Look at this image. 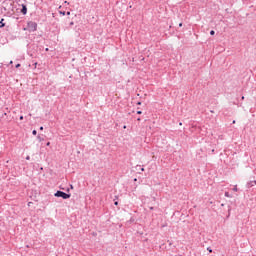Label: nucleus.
<instances>
[{
	"label": "nucleus",
	"instance_id": "nucleus-1",
	"mask_svg": "<svg viewBox=\"0 0 256 256\" xmlns=\"http://www.w3.org/2000/svg\"><path fill=\"white\" fill-rule=\"evenodd\" d=\"M27 31H29L30 33H35V31H37V22L34 21H29L27 23Z\"/></svg>",
	"mask_w": 256,
	"mask_h": 256
},
{
	"label": "nucleus",
	"instance_id": "nucleus-2",
	"mask_svg": "<svg viewBox=\"0 0 256 256\" xmlns=\"http://www.w3.org/2000/svg\"><path fill=\"white\" fill-rule=\"evenodd\" d=\"M54 197H61L62 199H70L71 194H67L61 190H58L55 194Z\"/></svg>",
	"mask_w": 256,
	"mask_h": 256
},
{
	"label": "nucleus",
	"instance_id": "nucleus-3",
	"mask_svg": "<svg viewBox=\"0 0 256 256\" xmlns=\"http://www.w3.org/2000/svg\"><path fill=\"white\" fill-rule=\"evenodd\" d=\"M255 185H256V181L255 180H250V181L247 182L246 188L251 189V187H255Z\"/></svg>",
	"mask_w": 256,
	"mask_h": 256
},
{
	"label": "nucleus",
	"instance_id": "nucleus-4",
	"mask_svg": "<svg viewBox=\"0 0 256 256\" xmlns=\"http://www.w3.org/2000/svg\"><path fill=\"white\" fill-rule=\"evenodd\" d=\"M21 12L23 13V15H27V6L23 5Z\"/></svg>",
	"mask_w": 256,
	"mask_h": 256
},
{
	"label": "nucleus",
	"instance_id": "nucleus-5",
	"mask_svg": "<svg viewBox=\"0 0 256 256\" xmlns=\"http://www.w3.org/2000/svg\"><path fill=\"white\" fill-rule=\"evenodd\" d=\"M136 169H137V171H142V172L145 171V168L141 165H137Z\"/></svg>",
	"mask_w": 256,
	"mask_h": 256
},
{
	"label": "nucleus",
	"instance_id": "nucleus-6",
	"mask_svg": "<svg viewBox=\"0 0 256 256\" xmlns=\"http://www.w3.org/2000/svg\"><path fill=\"white\" fill-rule=\"evenodd\" d=\"M224 196L227 197L228 199H232L233 195H230L229 192H225Z\"/></svg>",
	"mask_w": 256,
	"mask_h": 256
},
{
	"label": "nucleus",
	"instance_id": "nucleus-7",
	"mask_svg": "<svg viewBox=\"0 0 256 256\" xmlns=\"http://www.w3.org/2000/svg\"><path fill=\"white\" fill-rule=\"evenodd\" d=\"M37 139H38V141H40V143H41L42 141H45V138H44V137H41V134H39V135L37 136Z\"/></svg>",
	"mask_w": 256,
	"mask_h": 256
},
{
	"label": "nucleus",
	"instance_id": "nucleus-8",
	"mask_svg": "<svg viewBox=\"0 0 256 256\" xmlns=\"http://www.w3.org/2000/svg\"><path fill=\"white\" fill-rule=\"evenodd\" d=\"M4 21H5V19H3V18L0 20V28L1 29H2V27H5Z\"/></svg>",
	"mask_w": 256,
	"mask_h": 256
},
{
	"label": "nucleus",
	"instance_id": "nucleus-9",
	"mask_svg": "<svg viewBox=\"0 0 256 256\" xmlns=\"http://www.w3.org/2000/svg\"><path fill=\"white\" fill-rule=\"evenodd\" d=\"M232 191H235V192L238 191L237 185H235V186L233 187Z\"/></svg>",
	"mask_w": 256,
	"mask_h": 256
},
{
	"label": "nucleus",
	"instance_id": "nucleus-10",
	"mask_svg": "<svg viewBox=\"0 0 256 256\" xmlns=\"http://www.w3.org/2000/svg\"><path fill=\"white\" fill-rule=\"evenodd\" d=\"M207 251L210 252V253H213V249H211V247H208Z\"/></svg>",
	"mask_w": 256,
	"mask_h": 256
},
{
	"label": "nucleus",
	"instance_id": "nucleus-11",
	"mask_svg": "<svg viewBox=\"0 0 256 256\" xmlns=\"http://www.w3.org/2000/svg\"><path fill=\"white\" fill-rule=\"evenodd\" d=\"M60 15L65 16V15H66V12H65V11H60Z\"/></svg>",
	"mask_w": 256,
	"mask_h": 256
},
{
	"label": "nucleus",
	"instance_id": "nucleus-12",
	"mask_svg": "<svg viewBox=\"0 0 256 256\" xmlns=\"http://www.w3.org/2000/svg\"><path fill=\"white\" fill-rule=\"evenodd\" d=\"M142 114H143V112L141 110L137 111V115H142Z\"/></svg>",
	"mask_w": 256,
	"mask_h": 256
},
{
	"label": "nucleus",
	"instance_id": "nucleus-13",
	"mask_svg": "<svg viewBox=\"0 0 256 256\" xmlns=\"http://www.w3.org/2000/svg\"><path fill=\"white\" fill-rule=\"evenodd\" d=\"M210 35H215V30H211Z\"/></svg>",
	"mask_w": 256,
	"mask_h": 256
},
{
	"label": "nucleus",
	"instance_id": "nucleus-14",
	"mask_svg": "<svg viewBox=\"0 0 256 256\" xmlns=\"http://www.w3.org/2000/svg\"><path fill=\"white\" fill-rule=\"evenodd\" d=\"M32 135H37V130H33Z\"/></svg>",
	"mask_w": 256,
	"mask_h": 256
},
{
	"label": "nucleus",
	"instance_id": "nucleus-15",
	"mask_svg": "<svg viewBox=\"0 0 256 256\" xmlns=\"http://www.w3.org/2000/svg\"><path fill=\"white\" fill-rule=\"evenodd\" d=\"M21 67V64H16V69H19Z\"/></svg>",
	"mask_w": 256,
	"mask_h": 256
},
{
	"label": "nucleus",
	"instance_id": "nucleus-16",
	"mask_svg": "<svg viewBox=\"0 0 256 256\" xmlns=\"http://www.w3.org/2000/svg\"><path fill=\"white\" fill-rule=\"evenodd\" d=\"M114 205H119V202L118 201H114Z\"/></svg>",
	"mask_w": 256,
	"mask_h": 256
},
{
	"label": "nucleus",
	"instance_id": "nucleus-17",
	"mask_svg": "<svg viewBox=\"0 0 256 256\" xmlns=\"http://www.w3.org/2000/svg\"><path fill=\"white\" fill-rule=\"evenodd\" d=\"M49 145H51V142H47L46 143V146L49 147Z\"/></svg>",
	"mask_w": 256,
	"mask_h": 256
},
{
	"label": "nucleus",
	"instance_id": "nucleus-18",
	"mask_svg": "<svg viewBox=\"0 0 256 256\" xmlns=\"http://www.w3.org/2000/svg\"><path fill=\"white\" fill-rule=\"evenodd\" d=\"M117 199H119V196H115V199H114V201H117Z\"/></svg>",
	"mask_w": 256,
	"mask_h": 256
},
{
	"label": "nucleus",
	"instance_id": "nucleus-19",
	"mask_svg": "<svg viewBox=\"0 0 256 256\" xmlns=\"http://www.w3.org/2000/svg\"><path fill=\"white\" fill-rule=\"evenodd\" d=\"M39 130H40V131H43V126H40Z\"/></svg>",
	"mask_w": 256,
	"mask_h": 256
},
{
	"label": "nucleus",
	"instance_id": "nucleus-20",
	"mask_svg": "<svg viewBox=\"0 0 256 256\" xmlns=\"http://www.w3.org/2000/svg\"><path fill=\"white\" fill-rule=\"evenodd\" d=\"M153 209H155L153 206L150 207V211H153Z\"/></svg>",
	"mask_w": 256,
	"mask_h": 256
},
{
	"label": "nucleus",
	"instance_id": "nucleus-21",
	"mask_svg": "<svg viewBox=\"0 0 256 256\" xmlns=\"http://www.w3.org/2000/svg\"><path fill=\"white\" fill-rule=\"evenodd\" d=\"M66 15H71V12H66Z\"/></svg>",
	"mask_w": 256,
	"mask_h": 256
},
{
	"label": "nucleus",
	"instance_id": "nucleus-22",
	"mask_svg": "<svg viewBox=\"0 0 256 256\" xmlns=\"http://www.w3.org/2000/svg\"><path fill=\"white\" fill-rule=\"evenodd\" d=\"M70 25L72 26V25H75V23L74 22H70Z\"/></svg>",
	"mask_w": 256,
	"mask_h": 256
},
{
	"label": "nucleus",
	"instance_id": "nucleus-23",
	"mask_svg": "<svg viewBox=\"0 0 256 256\" xmlns=\"http://www.w3.org/2000/svg\"><path fill=\"white\" fill-rule=\"evenodd\" d=\"M179 27H183V23H180V24H179Z\"/></svg>",
	"mask_w": 256,
	"mask_h": 256
},
{
	"label": "nucleus",
	"instance_id": "nucleus-24",
	"mask_svg": "<svg viewBox=\"0 0 256 256\" xmlns=\"http://www.w3.org/2000/svg\"><path fill=\"white\" fill-rule=\"evenodd\" d=\"M35 68H37V62L34 63Z\"/></svg>",
	"mask_w": 256,
	"mask_h": 256
},
{
	"label": "nucleus",
	"instance_id": "nucleus-25",
	"mask_svg": "<svg viewBox=\"0 0 256 256\" xmlns=\"http://www.w3.org/2000/svg\"><path fill=\"white\" fill-rule=\"evenodd\" d=\"M20 121H23V116H20Z\"/></svg>",
	"mask_w": 256,
	"mask_h": 256
},
{
	"label": "nucleus",
	"instance_id": "nucleus-26",
	"mask_svg": "<svg viewBox=\"0 0 256 256\" xmlns=\"http://www.w3.org/2000/svg\"><path fill=\"white\" fill-rule=\"evenodd\" d=\"M241 99H242V101H243V100L245 99V96H242V98H241Z\"/></svg>",
	"mask_w": 256,
	"mask_h": 256
},
{
	"label": "nucleus",
	"instance_id": "nucleus-27",
	"mask_svg": "<svg viewBox=\"0 0 256 256\" xmlns=\"http://www.w3.org/2000/svg\"><path fill=\"white\" fill-rule=\"evenodd\" d=\"M137 105H141V102H137Z\"/></svg>",
	"mask_w": 256,
	"mask_h": 256
},
{
	"label": "nucleus",
	"instance_id": "nucleus-28",
	"mask_svg": "<svg viewBox=\"0 0 256 256\" xmlns=\"http://www.w3.org/2000/svg\"><path fill=\"white\" fill-rule=\"evenodd\" d=\"M137 121H141V118H137Z\"/></svg>",
	"mask_w": 256,
	"mask_h": 256
},
{
	"label": "nucleus",
	"instance_id": "nucleus-29",
	"mask_svg": "<svg viewBox=\"0 0 256 256\" xmlns=\"http://www.w3.org/2000/svg\"><path fill=\"white\" fill-rule=\"evenodd\" d=\"M123 129H127V126H123Z\"/></svg>",
	"mask_w": 256,
	"mask_h": 256
},
{
	"label": "nucleus",
	"instance_id": "nucleus-30",
	"mask_svg": "<svg viewBox=\"0 0 256 256\" xmlns=\"http://www.w3.org/2000/svg\"><path fill=\"white\" fill-rule=\"evenodd\" d=\"M26 159L29 161V159H30L29 156H27Z\"/></svg>",
	"mask_w": 256,
	"mask_h": 256
},
{
	"label": "nucleus",
	"instance_id": "nucleus-31",
	"mask_svg": "<svg viewBox=\"0 0 256 256\" xmlns=\"http://www.w3.org/2000/svg\"><path fill=\"white\" fill-rule=\"evenodd\" d=\"M10 64H13V61H10Z\"/></svg>",
	"mask_w": 256,
	"mask_h": 256
},
{
	"label": "nucleus",
	"instance_id": "nucleus-32",
	"mask_svg": "<svg viewBox=\"0 0 256 256\" xmlns=\"http://www.w3.org/2000/svg\"><path fill=\"white\" fill-rule=\"evenodd\" d=\"M233 124H235V120H233V122H232Z\"/></svg>",
	"mask_w": 256,
	"mask_h": 256
},
{
	"label": "nucleus",
	"instance_id": "nucleus-33",
	"mask_svg": "<svg viewBox=\"0 0 256 256\" xmlns=\"http://www.w3.org/2000/svg\"><path fill=\"white\" fill-rule=\"evenodd\" d=\"M180 125H183V123L180 122Z\"/></svg>",
	"mask_w": 256,
	"mask_h": 256
},
{
	"label": "nucleus",
	"instance_id": "nucleus-34",
	"mask_svg": "<svg viewBox=\"0 0 256 256\" xmlns=\"http://www.w3.org/2000/svg\"><path fill=\"white\" fill-rule=\"evenodd\" d=\"M65 3L67 4L68 2H67V1H65Z\"/></svg>",
	"mask_w": 256,
	"mask_h": 256
}]
</instances>
